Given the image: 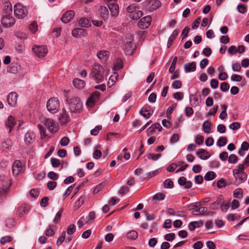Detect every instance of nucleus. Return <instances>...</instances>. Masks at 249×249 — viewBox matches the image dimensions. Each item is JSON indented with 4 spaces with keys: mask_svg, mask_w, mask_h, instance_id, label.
I'll use <instances>...</instances> for the list:
<instances>
[{
    "mask_svg": "<svg viewBox=\"0 0 249 249\" xmlns=\"http://www.w3.org/2000/svg\"><path fill=\"white\" fill-rule=\"evenodd\" d=\"M138 237V233L135 231H131L127 233V238L129 239L135 240Z\"/></svg>",
    "mask_w": 249,
    "mask_h": 249,
    "instance_id": "a19ab883",
    "label": "nucleus"
},
{
    "mask_svg": "<svg viewBox=\"0 0 249 249\" xmlns=\"http://www.w3.org/2000/svg\"><path fill=\"white\" fill-rule=\"evenodd\" d=\"M100 14L104 19L107 18L109 14L107 8L106 6H101L100 8Z\"/></svg>",
    "mask_w": 249,
    "mask_h": 249,
    "instance_id": "c85d7f7f",
    "label": "nucleus"
},
{
    "mask_svg": "<svg viewBox=\"0 0 249 249\" xmlns=\"http://www.w3.org/2000/svg\"><path fill=\"white\" fill-rule=\"evenodd\" d=\"M240 124L239 122H234L231 123L229 127L230 129L236 130L240 127Z\"/></svg>",
    "mask_w": 249,
    "mask_h": 249,
    "instance_id": "052dcab7",
    "label": "nucleus"
},
{
    "mask_svg": "<svg viewBox=\"0 0 249 249\" xmlns=\"http://www.w3.org/2000/svg\"><path fill=\"white\" fill-rule=\"evenodd\" d=\"M179 30L178 29H176L175 30L172 35L170 36L168 39V43H167V47L170 48L171 45H172L174 40L175 39L177 36L178 35L179 33Z\"/></svg>",
    "mask_w": 249,
    "mask_h": 249,
    "instance_id": "412c9836",
    "label": "nucleus"
},
{
    "mask_svg": "<svg viewBox=\"0 0 249 249\" xmlns=\"http://www.w3.org/2000/svg\"><path fill=\"white\" fill-rule=\"evenodd\" d=\"M227 143V139L225 137H220L217 141L216 144L218 146L222 147Z\"/></svg>",
    "mask_w": 249,
    "mask_h": 249,
    "instance_id": "ea45409f",
    "label": "nucleus"
},
{
    "mask_svg": "<svg viewBox=\"0 0 249 249\" xmlns=\"http://www.w3.org/2000/svg\"><path fill=\"white\" fill-rule=\"evenodd\" d=\"M15 21V18L9 14L3 16L1 20V24L6 28L13 26Z\"/></svg>",
    "mask_w": 249,
    "mask_h": 249,
    "instance_id": "6e6552de",
    "label": "nucleus"
},
{
    "mask_svg": "<svg viewBox=\"0 0 249 249\" xmlns=\"http://www.w3.org/2000/svg\"><path fill=\"white\" fill-rule=\"evenodd\" d=\"M175 234L174 233L166 234L164 236L165 239L168 241H172L175 239Z\"/></svg>",
    "mask_w": 249,
    "mask_h": 249,
    "instance_id": "69168bd1",
    "label": "nucleus"
},
{
    "mask_svg": "<svg viewBox=\"0 0 249 249\" xmlns=\"http://www.w3.org/2000/svg\"><path fill=\"white\" fill-rule=\"evenodd\" d=\"M100 146L98 145L94 147L95 150L93 154V157L95 159H99L102 156V152L98 150L97 148H100Z\"/></svg>",
    "mask_w": 249,
    "mask_h": 249,
    "instance_id": "72a5a7b5",
    "label": "nucleus"
},
{
    "mask_svg": "<svg viewBox=\"0 0 249 249\" xmlns=\"http://www.w3.org/2000/svg\"><path fill=\"white\" fill-rule=\"evenodd\" d=\"M16 122L15 118L11 115L9 116L6 122V126L9 128V133L11 132Z\"/></svg>",
    "mask_w": 249,
    "mask_h": 249,
    "instance_id": "aec40b11",
    "label": "nucleus"
},
{
    "mask_svg": "<svg viewBox=\"0 0 249 249\" xmlns=\"http://www.w3.org/2000/svg\"><path fill=\"white\" fill-rule=\"evenodd\" d=\"M141 19L144 22L145 27L147 29L151 24V17L150 16H147L143 17Z\"/></svg>",
    "mask_w": 249,
    "mask_h": 249,
    "instance_id": "a18cd8bd",
    "label": "nucleus"
},
{
    "mask_svg": "<svg viewBox=\"0 0 249 249\" xmlns=\"http://www.w3.org/2000/svg\"><path fill=\"white\" fill-rule=\"evenodd\" d=\"M29 29L32 33H36L38 29V26L36 22L34 21L30 24L29 26Z\"/></svg>",
    "mask_w": 249,
    "mask_h": 249,
    "instance_id": "c03bdc74",
    "label": "nucleus"
},
{
    "mask_svg": "<svg viewBox=\"0 0 249 249\" xmlns=\"http://www.w3.org/2000/svg\"><path fill=\"white\" fill-rule=\"evenodd\" d=\"M44 124L48 127L50 132L52 133H54L58 131V124L51 119L45 118Z\"/></svg>",
    "mask_w": 249,
    "mask_h": 249,
    "instance_id": "423d86ee",
    "label": "nucleus"
},
{
    "mask_svg": "<svg viewBox=\"0 0 249 249\" xmlns=\"http://www.w3.org/2000/svg\"><path fill=\"white\" fill-rule=\"evenodd\" d=\"M12 238L10 236H5L1 238L0 242L2 245L5 244L6 242H10Z\"/></svg>",
    "mask_w": 249,
    "mask_h": 249,
    "instance_id": "603ef678",
    "label": "nucleus"
},
{
    "mask_svg": "<svg viewBox=\"0 0 249 249\" xmlns=\"http://www.w3.org/2000/svg\"><path fill=\"white\" fill-rule=\"evenodd\" d=\"M230 88V86L228 83L223 82L220 85V89L221 91L223 92H226L229 90Z\"/></svg>",
    "mask_w": 249,
    "mask_h": 249,
    "instance_id": "680f3d73",
    "label": "nucleus"
},
{
    "mask_svg": "<svg viewBox=\"0 0 249 249\" xmlns=\"http://www.w3.org/2000/svg\"><path fill=\"white\" fill-rule=\"evenodd\" d=\"M73 84L76 88L81 89L85 87V83L84 80L75 78L73 80Z\"/></svg>",
    "mask_w": 249,
    "mask_h": 249,
    "instance_id": "a878e982",
    "label": "nucleus"
},
{
    "mask_svg": "<svg viewBox=\"0 0 249 249\" xmlns=\"http://www.w3.org/2000/svg\"><path fill=\"white\" fill-rule=\"evenodd\" d=\"M196 69V64L195 62L188 63L184 65V70L186 72L194 71Z\"/></svg>",
    "mask_w": 249,
    "mask_h": 249,
    "instance_id": "5701e85b",
    "label": "nucleus"
},
{
    "mask_svg": "<svg viewBox=\"0 0 249 249\" xmlns=\"http://www.w3.org/2000/svg\"><path fill=\"white\" fill-rule=\"evenodd\" d=\"M39 194V191L38 189H33L30 191V195L33 198H36L38 196Z\"/></svg>",
    "mask_w": 249,
    "mask_h": 249,
    "instance_id": "6e6d98bb",
    "label": "nucleus"
},
{
    "mask_svg": "<svg viewBox=\"0 0 249 249\" xmlns=\"http://www.w3.org/2000/svg\"><path fill=\"white\" fill-rule=\"evenodd\" d=\"M243 191L241 188H238L234 190L233 196L235 198H241L243 196Z\"/></svg>",
    "mask_w": 249,
    "mask_h": 249,
    "instance_id": "37998d69",
    "label": "nucleus"
},
{
    "mask_svg": "<svg viewBox=\"0 0 249 249\" xmlns=\"http://www.w3.org/2000/svg\"><path fill=\"white\" fill-rule=\"evenodd\" d=\"M3 11L6 14H10L12 12V5L9 1L5 2Z\"/></svg>",
    "mask_w": 249,
    "mask_h": 249,
    "instance_id": "f704fd0d",
    "label": "nucleus"
},
{
    "mask_svg": "<svg viewBox=\"0 0 249 249\" xmlns=\"http://www.w3.org/2000/svg\"><path fill=\"white\" fill-rule=\"evenodd\" d=\"M75 15V13L72 10L66 12L61 18V20L64 23H67L72 20Z\"/></svg>",
    "mask_w": 249,
    "mask_h": 249,
    "instance_id": "9b49d317",
    "label": "nucleus"
},
{
    "mask_svg": "<svg viewBox=\"0 0 249 249\" xmlns=\"http://www.w3.org/2000/svg\"><path fill=\"white\" fill-rule=\"evenodd\" d=\"M216 175L213 171H209L204 176V179L206 180L210 181L216 178Z\"/></svg>",
    "mask_w": 249,
    "mask_h": 249,
    "instance_id": "2f4dec72",
    "label": "nucleus"
},
{
    "mask_svg": "<svg viewBox=\"0 0 249 249\" xmlns=\"http://www.w3.org/2000/svg\"><path fill=\"white\" fill-rule=\"evenodd\" d=\"M78 23L82 27L88 28L91 26L89 20L86 18H80Z\"/></svg>",
    "mask_w": 249,
    "mask_h": 249,
    "instance_id": "bb28decb",
    "label": "nucleus"
},
{
    "mask_svg": "<svg viewBox=\"0 0 249 249\" xmlns=\"http://www.w3.org/2000/svg\"><path fill=\"white\" fill-rule=\"evenodd\" d=\"M22 171H23V167L21 162L18 160L15 161L12 166V173L13 175L18 176Z\"/></svg>",
    "mask_w": 249,
    "mask_h": 249,
    "instance_id": "9d476101",
    "label": "nucleus"
},
{
    "mask_svg": "<svg viewBox=\"0 0 249 249\" xmlns=\"http://www.w3.org/2000/svg\"><path fill=\"white\" fill-rule=\"evenodd\" d=\"M18 68L16 65L11 64L8 68L7 71L10 73L16 74L18 72Z\"/></svg>",
    "mask_w": 249,
    "mask_h": 249,
    "instance_id": "79ce46f5",
    "label": "nucleus"
},
{
    "mask_svg": "<svg viewBox=\"0 0 249 249\" xmlns=\"http://www.w3.org/2000/svg\"><path fill=\"white\" fill-rule=\"evenodd\" d=\"M97 56L102 62H106L109 57V53L107 51L101 50L97 53Z\"/></svg>",
    "mask_w": 249,
    "mask_h": 249,
    "instance_id": "dca6fc26",
    "label": "nucleus"
},
{
    "mask_svg": "<svg viewBox=\"0 0 249 249\" xmlns=\"http://www.w3.org/2000/svg\"><path fill=\"white\" fill-rule=\"evenodd\" d=\"M108 9L110 11L112 16L116 17L119 14V6L117 4L111 5L109 4V6L108 7Z\"/></svg>",
    "mask_w": 249,
    "mask_h": 249,
    "instance_id": "b1692460",
    "label": "nucleus"
},
{
    "mask_svg": "<svg viewBox=\"0 0 249 249\" xmlns=\"http://www.w3.org/2000/svg\"><path fill=\"white\" fill-rule=\"evenodd\" d=\"M207 211V208L205 207H200L192 212V214L195 215L203 214Z\"/></svg>",
    "mask_w": 249,
    "mask_h": 249,
    "instance_id": "473e14b6",
    "label": "nucleus"
},
{
    "mask_svg": "<svg viewBox=\"0 0 249 249\" xmlns=\"http://www.w3.org/2000/svg\"><path fill=\"white\" fill-rule=\"evenodd\" d=\"M35 140V135L33 132H27L25 133L24 136V141L26 144H30L32 143Z\"/></svg>",
    "mask_w": 249,
    "mask_h": 249,
    "instance_id": "f3484780",
    "label": "nucleus"
},
{
    "mask_svg": "<svg viewBox=\"0 0 249 249\" xmlns=\"http://www.w3.org/2000/svg\"><path fill=\"white\" fill-rule=\"evenodd\" d=\"M238 160V158L235 154H231L228 158V162L230 163H235Z\"/></svg>",
    "mask_w": 249,
    "mask_h": 249,
    "instance_id": "5fc2aeb1",
    "label": "nucleus"
},
{
    "mask_svg": "<svg viewBox=\"0 0 249 249\" xmlns=\"http://www.w3.org/2000/svg\"><path fill=\"white\" fill-rule=\"evenodd\" d=\"M15 225V221L13 218H9L5 221V226L9 228L13 227Z\"/></svg>",
    "mask_w": 249,
    "mask_h": 249,
    "instance_id": "49530a36",
    "label": "nucleus"
},
{
    "mask_svg": "<svg viewBox=\"0 0 249 249\" xmlns=\"http://www.w3.org/2000/svg\"><path fill=\"white\" fill-rule=\"evenodd\" d=\"M223 196L222 195H219L217 197L216 200L211 204L210 209L212 210L218 209L219 206H221L222 202H223Z\"/></svg>",
    "mask_w": 249,
    "mask_h": 249,
    "instance_id": "a211bd4d",
    "label": "nucleus"
},
{
    "mask_svg": "<svg viewBox=\"0 0 249 249\" xmlns=\"http://www.w3.org/2000/svg\"><path fill=\"white\" fill-rule=\"evenodd\" d=\"M69 139L67 137H64L60 140V143L62 146H66L69 144Z\"/></svg>",
    "mask_w": 249,
    "mask_h": 249,
    "instance_id": "774afa93",
    "label": "nucleus"
},
{
    "mask_svg": "<svg viewBox=\"0 0 249 249\" xmlns=\"http://www.w3.org/2000/svg\"><path fill=\"white\" fill-rule=\"evenodd\" d=\"M66 100L71 112L78 113L82 110V103L79 97H73L71 99L67 98Z\"/></svg>",
    "mask_w": 249,
    "mask_h": 249,
    "instance_id": "f03ea898",
    "label": "nucleus"
},
{
    "mask_svg": "<svg viewBox=\"0 0 249 249\" xmlns=\"http://www.w3.org/2000/svg\"><path fill=\"white\" fill-rule=\"evenodd\" d=\"M18 94L16 92H12L7 96V100L9 105L15 107L17 103Z\"/></svg>",
    "mask_w": 249,
    "mask_h": 249,
    "instance_id": "f8f14e48",
    "label": "nucleus"
},
{
    "mask_svg": "<svg viewBox=\"0 0 249 249\" xmlns=\"http://www.w3.org/2000/svg\"><path fill=\"white\" fill-rule=\"evenodd\" d=\"M231 206V203L230 201L228 202L227 203L224 204V200L223 199V202L220 206L221 212L223 213H225L227 211Z\"/></svg>",
    "mask_w": 249,
    "mask_h": 249,
    "instance_id": "58836bf2",
    "label": "nucleus"
},
{
    "mask_svg": "<svg viewBox=\"0 0 249 249\" xmlns=\"http://www.w3.org/2000/svg\"><path fill=\"white\" fill-rule=\"evenodd\" d=\"M60 123L62 124H66L70 120V118L69 114L65 108H63L62 112L59 116Z\"/></svg>",
    "mask_w": 249,
    "mask_h": 249,
    "instance_id": "4468645a",
    "label": "nucleus"
},
{
    "mask_svg": "<svg viewBox=\"0 0 249 249\" xmlns=\"http://www.w3.org/2000/svg\"><path fill=\"white\" fill-rule=\"evenodd\" d=\"M37 127L38 128V129H39V131H40L41 138L43 139L45 137H46L47 135L46 133V129L42 125H41L40 124H38L37 125Z\"/></svg>",
    "mask_w": 249,
    "mask_h": 249,
    "instance_id": "09e8293b",
    "label": "nucleus"
},
{
    "mask_svg": "<svg viewBox=\"0 0 249 249\" xmlns=\"http://www.w3.org/2000/svg\"><path fill=\"white\" fill-rule=\"evenodd\" d=\"M102 129V126H96L94 128L90 131V134L93 136H96L98 134L99 131Z\"/></svg>",
    "mask_w": 249,
    "mask_h": 249,
    "instance_id": "bf43d9fd",
    "label": "nucleus"
},
{
    "mask_svg": "<svg viewBox=\"0 0 249 249\" xmlns=\"http://www.w3.org/2000/svg\"><path fill=\"white\" fill-rule=\"evenodd\" d=\"M160 5V2L158 0H149L144 2L145 9L149 11L157 9Z\"/></svg>",
    "mask_w": 249,
    "mask_h": 249,
    "instance_id": "39448f33",
    "label": "nucleus"
},
{
    "mask_svg": "<svg viewBox=\"0 0 249 249\" xmlns=\"http://www.w3.org/2000/svg\"><path fill=\"white\" fill-rule=\"evenodd\" d=\"M161 156L160 154L149 153L147 154V158L148 160L155 161L158 160Z\"/></svg>",
    "mask_w": 249,
    "mask_h": 249,
    "instance_id": "e433bc0d",
    "label": "nucleus"
},
{
    "mask_svg": "<svg viewBox=\"0 0 249 249\" xmlns=\"http://www.w3.org/2000/svg\"><path fill=\"white\" fill-rule=\"evenodd\" d=\"M211 122L209 120L204 122L202 124L203 130L205 133H209L211 130Z\"/></svg>",
    "mask_w": 249,
    "mask_h": 249,
    "instance_id": "7c9ffc66",
    "label": "nucleus"
},
{
    "mask_svg": "<svg viewBox=\"0 0 249 249\" xmlns=\"http://www.w3.org/2000/svg\"><path fill=\"white\" fill-rule=\"evenodd\" d=\"M201 20V18L200 17H197L196 19L192 24V28L193 29H196L198 27V25Z\"/></svg>",
    "mask_w": 249,
    "mask_h": 249,
    "instance_id": "338daca9",
    "label": "nucleus"
},
{
    "mask_svg": "<svg viewBox=\"0 0 249 249\" xmlns=\"http://www.w3.org/2000/svg\"><path fill=\"white\" fill-rule=\"evenodd\" d=\"M28 14L25 6L20 3H17L14 6V14L18 18H23Z\"/></svg>",
    "mask_w": 249,
    "mask_h": 249,
    "instance_id": "20e7f679",
    "label": "nucleus"
},
{
    "mask_svg": "<svg viewBox=\"0 0 249 249\" xmlns=\"http://www.w3.org/2000/svg\"><path fill=\"white\" fill-rule=\"evenodd\" d=\"M100 94L98 91L93 92L90 96L88 98L87 101V104H93L98 100L99 98Z\"/></svg>",
    "mask_w": 249,
    "mask_h": 249,
    "instance_id": "6ab92c4d",
    "label": "nucleus"
},
{
    "mask_svg": "<svg viewBox=\"0 0 249 249\" xmlns=\"http://www.w3.org/2000/svg\"><path fill=\"white\" fill-rule=\"evenodd\" d=\"M163 185L165 188H172L174 186V183L170 179H167L164 181Z\"/></svg>",
    "mask_w": 249,
    "mask_h": 249,
    "instance_id": "8fccbe9b",
    "label": "nucleus"
},
{
    "mask_svg": "<svg viewBox=\"0 0 249 249\" xmlns=\"http://www.w3.org/2000/svg\"><path fill=\"white\" fill-rule=\"evenodd\" d=\"M234 184L238 186L244 182L247 178V175L244 172H242L239 175H236L235 177Z\"/></svg>",
    "mask_w": 249,
    "mask_h": 249,
    "instance_id": "2eb2a0df",
    "label": "nucleus"
},
{
    "mask_svg": "<svg viewBox=\"0 0 249 249\" xmlns=\"http://www.w3.org/2000/svg\"><path fill=\"white\" fill-rule=\"evenodd\" d=\"M49 197L47 196L43 197L40 201V206L42 207H46L49 205Z\"/></svg>",
    "mask_w": 249,
    "mask_h": 249,
    "instance_id": "4d7b16f0",
    "label": "nucleus"
},
{
    "mask_svg": "<svg viewBox=\"0 0 249 249\" xmlns=\"http://www.w3.org/2000/svg\"><path fill=\"white\" fill-rule=\"evenodd\" d=\"M51 162L53 167H58L60 165V160L56 158H52Z\"/></svg>",
    "mask_w": 249,
    "mask_h": 249,
    "instance_id": "864d4df0",
    "label": "nucleus"
},
{
    "mask_svg": "<svg viewBox=\"0 0 249 249\" xmlns=\"http://www.w3.org/2000/svg\"><path fill=\"white\" fill-rule=\"evenodd\" d=\"M33 51L38 57L45 56L48 53V50L45 46H34Z\"/></svg>",
    "mask_w": 249,
    "mask_h": 249,
    "instance_id": "1a4fd4ad",
    "label": "nucleus"
},
{
    "mask_svg": "<svg viewBox=\"0 0 249 249\" xmlns=\"http://www.w3.org/2000/svg\"><path fill=\"white\" fill-rule=\"evenodd\" d=\"M177 60H178V57L175 56L174 58L173 61L171 63V65L169 68V71L171 73H172L175 71Z\"/></svg>",
    "mask_w": 249,
    "mask_h": 249,
    "instance_id": "de8ad7c7",
    "label": "nucleus"
},
{
    "mask_svg": "<svg viewBox=\"0 0 249 249\" xmlns=\"http://www.w3.org/2000/svg\"><path fill=\"white\" fill-rule=\"evenodd\" d=\"M203 225V222L200 221L191 222L188 225L189 230L191 231H194L196 228L201 227Z\"/></svg>",
    "mask_w": 249,
    "mask_h": 249,
    "instance_id": "cd10ccee",
    "label": "nucleus"
},
{
    "mask_svg": "<svg viewBox=\"0 0 249 249\" xmlns=\"http://www.w3.org/2000/svg\"><path fill=\"white\" fill-rule=\"evenodd\" d=\"M96 217V213L94 212H91L89 213L88 216L87 217V222H91Z\"/></svg>",
    "mask_w": 249,
    "mask_h": 249,
    "instance_id": "13d9d810",
    "label": "nucleus"
},
{
    "mask_svg": "<svg viewBox=\"0 0 249 249\" xmlns=\"http://www.w3.org/2000/svg\"><path fill=\"white\" fill-rule=\"evenodd\" d=\"M165 198V196L162 193H159L154 195L152 198V201H154L156 203V201L164 200Z\"/></svg>",
    "mask_w": 249,
    "mask_h": 249,
    "instance_id": "c756f323",
    "label": "nucleus"
},
{
    "mask_svg": "<svg viewBox=\"0 0 249 249\" xmlns=\"http://www.w3.org/2000/svg\"><path fill=\"white\" fill-rule=\"evenodd\" d=\"M72 36L76 38L86 36L87 35V31L82 28H75L71 33Z\"/></svg>",
    "mask_w": 249,
    "mask_h": 249,
    "instance_id": "ddd939ff",
    "label": "nucleus"
},
{
    "mask_svg": "<svg viewBox=\"0 0 249 249\" xmlns=\"http://www.w3.org/2000/svg\"><path fill=\"white\" fill-rule=\"evenodd\" d=\"M63 209H60L58 213L56 214L54 218L53 219V222L55 224L58 223L59 220L60 219Z\"/></svg>",
    "mask_w": 249,
    "mask_h": 249,
    "instance_id": "3c124183",
    "label": "nucleus"
},
{
    "mask_svg": "<svg viewBox=\"0 0 249 249\" xmlns=\"http://www.w3.org/2000/svg\"><path fill=\"white\" fill-rule=\"evenodd\" d=\"M57 183L56 182L53 181H50L47 183V188L50 190H53L56 186Z\"/></svg>",
    "mask_w": 249,
    "mask_h": 249,
    "instance_id": "0e129e2a",
    "label": "nucleus"
},
{
    "mask_svg": "<svg viewBox=\"0 0 249 249\" xmlns=\"http://www.w3.org/2000/svg\"><path fill=\"white\" fill-rule=\"evenodd\" d=\"M133 40V36L130 35H127L126 36L125 40L124 41V47L126 53L128 54H131L132 50L134 49V46L132 43Z\"/></svg>",
    "mask_w": 249,
    "mask_h": 249,
    "instance_id": "0eeeda50",
    "label": "nucleus"
},
{
    "mask_svg": "<svg viewBox=\"0 0 249 249\" xmlns=\"http://www.w3.org/2000/svg\"><path fill=\"white\" fill-rule=\"evenodd\" d=\"M143 15L142 12L140 10H135L131 15V18L134 20L139 19Z\"/></svg>",
    "mask_w": 249,
    "mask_h": 249,
    "instance_id": "c9c22d12",
    "label": "nucleus"
},
{
    "mask_svg": "<svg viewBox=\"0 0 249 249\" xmlns=\"http://www.w3.org/2000/svg\"><path fill=\"white\" fill-rule=\"evenodd\" d=\"M196 154L201 160H204L209 158L210 156L209 152L204 149H200L196 152Z\"/></svg>",
    "mask_w": 249,
    "mask_h": 249,
    "instance_id": "4be33fe9",
    "label": "nucleus"
},
{
    "mask_svg": "<svg viewBox=\"0 0 249 249\" xmlns=\"http://www.w3.org/2000/svg\"><path fill=\"white\" fill-rule=\"evenodd\" d=\"M229 185H230V183L226 182L225 179L223 178H220L217 182V187L218 188H222Z\"/></svg>",
    "mask_w": 249,
    "mask_h": 249,
    "instance_id": "4c0bfd02",
    "label": "nucleus"
},
{
    "mask_svg": "<svg viewBox=\"0 0 249 249\" xmlns=\"http://www.w3.org/2000/svg\"><path fill=\"white\" fill-rule=\"evenodd\" d=\"M48 177L50 179L55 180H57L58 178V175L53 171H51L48 174Z\"/></svg>",
    "mask_w": 249,
    "mask_h": 249,
    "instance_id": "e2e57ef3",
    "label": "nucleus"
},
{
    "mask_svg": "<svg viewBox=\"0 0 249 249\" xmlns=\"http://www.w3.org/2000/svg\"><path fill=\"white\" fill-rule=\"evenodd\" d=\"M89 77L96 83H101L104 79V69L99 64H95L91 70Z\"/></svg>",
    "mask_w": 249,
    "mask_h": 249,
    "instance_id": "f257e3e1",
    "label": "nucleus"
},
{
    "mask_svg": "<svg viewBox=\"0 0 249 249\" xmlns=\"http://www.w3.org/2000/svg\"><path fill=\"white\" fill-rule=\"evenodd\" d=\"M11 183L10 182L9 186L3 185L0 188V199H3L5 197L6 194L9 191V186L11 185Z\"/></svg>",
    "mask_w": 249,
    "mask_h": 249,
    "instance_id": "393cba45",
    "label": "nucleus"
},
{
    "mask_svg": "<svg viewBox=\"0 0 249 249\" xmlns=\"http://www.w3.org/2000/svg\"><path fill=\"white\" fill-rule=\"evenodd\" d=\"M46 107L50 112L55 113L57 112L60 107L59 101L56 98H51L48 100Z\"/></svg>",
    "mask_w": 249,
    "mask_h": 249,
    "instance_id": "7ed1b4c3",
    "label": "nucleus"
}]
</instances>
